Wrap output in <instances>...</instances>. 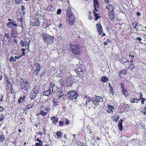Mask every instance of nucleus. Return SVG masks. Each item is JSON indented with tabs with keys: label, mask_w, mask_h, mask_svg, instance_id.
Listing matches in <instances>:
<instances>
[{
	"label": "nucleus",
	"mask_w": 146,
	"mask_h": 146,
	"mask_svg": "<svg viewBox=\"0 0 146 146\" xmlns=\"http://www.w3.org/2000/svg\"><path fill=\"white\" fill-rule=\"evenodd\" d=\"M105 1L106 3H110V0H105Z\"/></svg>",
	"instance_id": "603ef678"
},
{
	"label": "nucleus",
	"mask_w": 146,
	"mask_h": 146,
	"mask_svg": "<svg viewBox=\"0 0 146 146\" xmlns=\"http://www.w3.org/2000/svg\"><path fill=\"white\" fill-rule=\"evenodd\" d=\"M26 96L25 94L23 95L22 96L21 95L19 99H18V103L19 104L23 102H25L26 100Z\"/></svg>",
	"instance_id": "9d476101"
},
{
	"label": "nucleus",
	"mask_w": 146,
	"mask_h": 146,
	"mask_svg": "<svg viewBox=\"0 0 146 146\" xmlns=\"http://www.w3.org/2000/svg\"><path fill=\"white\" fill-rule=\"evenodd\" d=\"M33 104L31 103L27 104L24 110V112L26 114L27 113V110L30 108H32L33 107Z\"/></svg>",
	"instance_id": "f8f14e48"
},
{
	"label": "nucleus",
	"mask_w": 146,
	"mask_h": 146,
	"mask_svg": "<svg viewBox=\"0 0 146 146\" xmlns=\"http://www.w3.org/2000/svg\"><path fill=\"white\" fill-rule=\"evenodd\" d=\"M31 24L32 26L38 27L39 26L40 23L38 21H37V22H31Z\"/></svg>",
	"instance_id": "6ab92c4d"
},
{
	"label": "nucleus",
	"mask_w": 146,
	"mask_h": 146,
	"mask_svg": "<svg viewBox=\"0 0 146 146\" xmlns=\"http://www.w3.org/2000/svg\"><path fill=\"white\" fill-rule=\"evenodd\" d=\"M55 86V84L53 82H51L50 83V88L49 89H50L51 90H52V88L53 89V87Z\"/></svg>",
	"instance_id": "72a5a7b5"
},
{
	"label": "nucleus",
	"mask_w": 146,
	"mask_h": 146,
	"mask_svg": "<svg viewBox=\"0 0 146 146\" xmlns=\"http://www.w3.org/2000/svg\"><path fill=\"white\" fill-rule=\"evenodd\" d=\"M135 102L137 103L138 101L139 100H138L137 99L135 98Z\"/></svg>",
	"instance_id": "69168bd1"
},
{
	"label": "nucleus",
	"mask_w": 146,
	"mask_h": 146,
	"mask_svg": "<svg viewBox=\"0 0 146 146\" xmlns=\"http://www.w3.org/2000/svg\"><path fill=\"white\" fill-rule=\"evenodd\" d=\"M12 22H8L7 24V25L8 27H9L10 28H11L12 27Z\"/></svg>",
	"instance_id": "4c0bfd02"
},
{
	"label": "nucleus",
	"mask_w": 146,
	"mask_h": 146,
	"mask_svg": "<svg viewBox=\"0 0 146 146\" xmlns=\"http://www.w3.org/2000/svg\"><path fill=\"white\" fill-rule=\"evenodd\" d=\"M68 95L69 96V98L72 100L76 99L78 96L77 93L74 91L68 92Z\"/></svg>",
	"instance_id": "0eeeda50"
},
{
	"label": "nucleus",
	"mask_w": 146,
	"mask_h": 146,
	"mask_svg": "<svg viewBox=\"0 0 146 146\" xmlns=\"http://www.w3.org/2000/svg\"><path fill=\"white\" fill-rule=\"evenodd\" d=\"M24 42L26 46V48H27V50H29V46L30 43V39L28 38H25L24 39Z\"/></svg>",
	"instance_id": "1a4fd4ad"
},
{
	"label": "nucleus",
	"mask_w": 146,
	"mask_h": 146,
	"mask_svg": "<svg viewBox=\"0 0 146 146\" xmlns=\"http://www.w3.org/2000/svg\"><path fill=\"white\" fill-rule=\"evenodd\" d=\"M108 80V78L106 76L102 77L101 78V81L103 82H106Z\"/></svg>",
	"instance_id": "aec40b11"
},
{
	"label": "nucleus",
	"mask_w": 146,
	"mask_h": 146,
	"mask_svg": "<svg viewBox=\"0 0 146 146\" xmlns=\"http://www.w3.org/2000/svg\"><path fill=\"white\" fill-rule=\"evenodd\" d=\"M140 98L138 100H141V99H143V95H142V93H140Z\"/></svg>",
	"instance_id": "49530a36"
},
{
	"label": "nucleus",
	"mask_w": 146,
	"mask_h": 146,
	"mask_svg": "<svg viewBox=\"0 0 146 146\" xmlns=\"http://www.w3.org/2000/svg\"><path fill=\"white\" fill-rule=\"evenodd\" d=\"M58 94H59L60 95H62V94H64L63 93V92L62 90H59V91H58Z\"/></svg>",
	"instance_id": "c03bdc74"
},
{
	"label": "nucleus",
	"mask_w": 146,
	"mask_h": 146,
	"mask_svg": "<svg viewBox=\"0 0 146 146\" xmlns=\"http://www.w3.org/2000/svg\"><path fill=\"white\" fill-rule=\"evenodd\" d=\"M76 72H77V74H78V72L79 73L80 72H81L82 73L84 72V70H83L81 68H79L76 70Z\"/></svg>",
	"instance_id": "b1692460"
},
{
	"label": "nucleus",
	"mask_w": 146,
	"mask_h": 146,
	"mask_svg": "<svg viewBox=\"0 0 146 146\" xmlns=\"http://www.w3.org/2000/svg\"><path fill=\"white\" fill-rule=\"evenodd\" d=\"M134 67V65L133 64H131L129 67V68L131 69L132 70L133 69Z\"/></svg>",
	"instance_id": "ea45409f"
},
{
	"label": "nucleus",
	"mask_w": 146,
	"mask_h": 146,
	"mask_svg": "<svg viewBox=\"0 0 146 146\" xmlns=\"http://www.w3.org/2000/svg\"><path fill=\"white\" fill-rule=\"evenodd\" d=\"M21 87V88L25 90L29 89L30 87V85L27 80H22L20 82Z\"/></svg>",
	"instance_id": "20e7f679"
},
{
	"label": "nucleus",
	"mask_w": 146,
	"mask_h": 146,
	"mask_svg": "<svg viewBox=\"0 0 146 146\" xmlns=\"http://www.w3.org/2000/svg\"><path fill=\"white\" fill-rule=\"evenodd\" d=\"M56 135L58 138H59L61 137V132L60 131H57L56 132Z\"/></svg>",
	"instance_id": "7c9ffc66"
},
{
	"label": "nucleus",
	"mask_w": 146,
	"mask_h": 146,
	"mask_svg": "<svg viewBox=\"0 0 146 146\" xmlns=\"http://www.w3.org/2000/svg\"><path fill=\"white\" fill-rule=\"evenodd\" d=\"M109 17H110V19L111 20H113L115 18V16L114 14L113 11L111 12H109Z\"/></svg>",
	"instance_id": "4468645a"
},
{
	"label": "nucleus",
	"mask_w": 146,
	"mask_h": 146,
	"mask_svg": "<svg viewBox=\"0 0 146 146\" xmlns=\"http://www.w3.org/2000/svg\"><path fill=\"white\" fill-rule=\"evenodd\" d=\"M5 136L3 135H0V142H2L5 140Z\"/></svg>",
	"instance_id": "bb28decb"
},
{
	"label": "nucleus",
	"mask_w": 146,
	"mask_h": 146,
	"mask_svg": "<svg viewBox=\"0 0 146 146\" xmlns=\"http://www.w3.org/2000/svg\"><path fill=\"white\" fill-rule=\"evenodd\" d=\"M108 108L109 110L112 113L113 111V110L114 109V107L113 106H111V105H108Z\"/></svg>",
	"instance_id": "5701e85b"
},
{
	"label": "nucleus",
	"mask_w": 146,
	"mask_h": 146,
	"mask_svg": "<svg viewBox=\"0 0 146 146\" xmlns=\"http://www.w3.org/2000/svg\"><path fill=\"white\" fill-rule=\"evenodd\" d=\"M88 18L89 20H91L92 19V16L91 15H89L88 17Z\"/></svg>",
	"instance_id": "6e6d98bb"
},
{
	"label": "nucleus",
	"mask_w": 146,
	"mask_h": 146,
	"mask_svg": "<svg viewBox=\"0 0 146 146\" xmlns=\"http://www.w3.org/2000/svg\"><path fill=\"white\" fill-rule=\"evenodd\" d=\"M94 6L95 10L96 11H97V10L96 9V8H98L99 7V3L97 0H94Z\"/></svg>",
	"instance_id": "2eb2a0df"
},
{
	"label": "nucleus",
	"mask_w": 146,
	"mask_h": 146,
	"mask_svg": "<svg viewBox=\"0 0 146 146\" xmlns=\"http://www.w3.org/2000/svg\"><path fill=\"white\" fill-rule=\"evenodd\" d=\"M123 94L125 96L127 97L128 95V93L127 90H122Z\"/></svg>",
	"instance_id": "a878e982"
},
{
	"label": "nucleus",
	"mask_w": 146,
	"mask_h": 146,
	"mask_svg": "<svg viewBox=\"0 0 146 146\" xmlns=\"http://www.w3.org/2000/svg\"><path fill=\"white\" fill-rule=\"evenodd\" d=\"M142 100L141 101V103L142 104H144V102L145 101V100L144 99V98H143V99H141Z\"/></svg>",
	"instance_id": "bf43d9fd"
},
{
	"label": "nucleus",
	"mask_w": 146,
	"mask_h": 146,
	"mask_svg": "<svg viewBox=\"0 0 146 146\" xmlns=\"http://www.w3.org/2000/svg\"><path fill=\"white\" fill-rule=\"evenodd\" d=\"M12 25L14 27L17 26V25L16 23V22L15 21H14L13 22H12Z\"/></svg>",
	"instance_id": "de8ad7c7"
},
{
	"label": "nucleus",
	"mask_w": 146,
	"mask_h": 146,
	"mask_svg": "<svg viewBox=\"0 0 146 146\" xmlns=\"http://www.w3.org/2000/svg\"><path fill=\"white\" fill-rule=\"evenodd\" d=\"M22 2V0H15V2L17 4H21Z\"/></svg>",
	"instance_id": "f704fd0d"
},
{
	"label": "nucleus",
	"mask_w": 146,
	"mask_h": 146,
	"mask_svg": "<svg viewBox=\"0 0 146 146\" xmlns=\"http://www.w3.org/2000/svg\"><path fill=\"white\" fill-rule=\"evenodd\" d=\"M70 47L71 51L75 55L79 54L80 49L78 44L71 45Z\"/></svg>",
	"instance_id": "39448f33"
},
{
	"label": "nucleus",
	"mask_w": 146,
	"mask_h": 146,
	"mask_svg": "<svg viewBox=\"0 0 146 146\" xmlns=\"http://www.w3.org/2000/svg\"><path fill=\"white\" fill-rule=\"evenodd\" d=\"M135 23H134L132 25V27H133V28H134L136 29L137 30H138V29L137 27L139 26H141V25L140 24H139V23H136V24L135 25H134Z\"/></svg>",
	"instance_id": "4be33fe9"
},
{
	"label": "nucleus",
	"mask_w": 146,
	"mask_h": 146,
	"mask_svg": "<svg viewBox=\"0 0 146 146\" xmlns=\"http://www.w3.org/2000/svg\"><path fill=\"white\" fill-rule=\"evenodd\" d=\"M123 120L121 119L118 122V127H119V130L122 131L123 129V127L122 126Z\"/></svg>",
	"instance_id": "dca6fc26"
},
{
	"label": "nucleus",
	"mask_w": 146,
	"mask_h": 146,
	"mask_svg": "<svg viewBox=\"0 0 146 146\" xmlns=\"http://www.w3.org/2000/svg\"><path fill=\"white\" fill-rule=\"evenodd\" d=\"M40 114H41L43 116H46L47 114V112H45L42 110L40 111Z\"/></svg>",
	"instance_id": "cd10ccee"
},
{
	"label": "nucleus",
	"mask_w": 146,
	"mask_h": 146,
	"mask_svg": "<svg viewBox=\"0 0 146 146\" xmlns=\"http://www.w3.org/2000/svg\"><path fill=\"white\" fill-rule=\"evenodd\" d=\"M35 66L36 69L34 70V74L37 76L40 70V68L41 67L40 66V65L38 63H36L35 65Z\"/></svg>",
	"instance_id": "6e6552de"
},
{
	"label": "nucleus",
	"mask_w": 146,
	"mask_h": 146,
	"mask_svg": "<svg viewBox=\"0 0 146 146\" xmlns=\"http://www.w3.org/2000/svg\"><path fill=\"white\" fill-rule=\"evenodd\" d=\"M119 73L120 74H124L125 75H126L127 72L125 70H123L122 71L119 72Z\"/></svg>",
	"instance_id": "c9c22d12"
},
{
	"label": "nucleus",
	"mask_w": 146,
	"mask_h": 146,
	"mask_svg": "<svg viewBox=\"0 0 146 146\" xmlns=\"http://www.w3.org/2000/svg\"><path fill=\"white\" fill-rule=\"evenodd\" d=\"M36 146H42V143H36L35 144Z\"/></svg>",
	"instance_id": "79ce46f5"
},
{
	"label": "nucleus",
	"mask_w": 146,
	"mask_h": 146,
	"mask_svg": "<svg viewBox=\"0 0 146 146\" xmlns=\"http://www.w3.org/2000/svg\"><path fill=\"white\" fill-rule=\"evenodd\" d=\"M59 126H62L64 124V122L63 121H60L59 122Z\"/></svg>",
	"instance_id": "a18cd8bd"
},
{
	"label": "nucleus",
	"mask_w": 146,
	"mask_h": 146,
	"mask_svg": "<svg viewBox=\"0 0 146 146\" xmlns=\"http://www.w3.org/2000/svg\"><path fill=\"white\" fill-rule=\"evenodd\" d=\"M62 24H60L59 25H58V27L59 28H60L62 26Z\"/></svg>",
	"instance_id": "e2e57ef3"
},
{
	"label": "nucleus",
	"mask_w": 146,
	"mask_h": 146,
	"mask_svg": "<svg viewBox=\"0 0 146 146\" xmlns=\"http://www.w3.org/2000/svg\"><path fill=\"white\" fill-rule=\"evenodd\" d=\"M5 36L8 38H10V35L9 34H5Z\"/></svg>",
	"instance_id": "8fccbe9b"
},
{
	"label": "nucleus",
	"mask_w": 146,
	"mask_h": 146,
	"mask_svg": "<svg viewBox=\"0 0 146 146\" xmlns=\"http://www.w3.org/2000/svg\"><path fill=\"white\" fill-rule=\"evenodd\" d=\"M42 39L44 42L47 44L52 43L53 41L54 37L46 33H44L42 35Z\"/></svg>",
	"instance_id": "f257e3e1"
},
{
	"label": "nucleus",
	"mask_w": 146,
	"mask_h": 146,
	"mask_svg": "<svg viewBox=\"0 0 146 146\" xmlns=\"http://www.w3.org/2000/svg\"><path fill=\"white\" fill-rule=\"evenodd\" d=\"M9 61L11 62H12V61L16 62L17 61V59H16L15 57L11 56L9 59Z\"/></svg>",
	"instance_id": "c85d7f7f"
},
{
	"label": "nucleus",
	"mask_w": 146,
	"mask_h": 146,
	"mask_svg": "<svg viewBox=\"0 0 146 146\" xmlns=\"http://www.w3.org/2000/svg\"><path fill=\"white\" fill-rule=\"evenodd\" d=\"M3 108L2 107H1V106H0V112H2L3 111Z\"/></svg>",
	"instance_id": "052dcab7"
},
{
	"label": "nucleus",
	"mask_w": 146,
	"mask_h": 146,
	"mask_svg": "<svg viewBox=\"0 0 146 146\" xmlns=\"http://www.w3.org/2000/svg\"><path fill=\"white\" fill-rule=\"evenodd\" d=\"M144 110L145 111H144L143 113L144 115H146V107H145L144 108Z\"/></svg>",
	"instance_id": "3c124183"
},
{
	"label": "nucleus",
	"mask_w": 146,
	"mask_h": 146,
	"mask_svg": "<svg viewBox=\"0 0 146 146\" xmlns=\"http://www.w3.org/2000/svg\"><path fill=\"white\" fill-rule=\"evenodd\" d=\"M92 102L95 105H98L99 103L103 101L102 98L101 96H96L92 98Z\"/></svg>",
	"instance_id": "423d86ee"
},
{
	"label": "nucleus",
	"mask_w": 146,
	"mask_h": 146,
	"mask_svg": "<svg viewBox=\"0 0 146 146\" xmlns=\"http://www.w3.org/2000/svg\"><path fill=\"white\" fill-rule=\"evenodd\" d=\"M136 40H138L139 41H140L141 40V38L140 37H138L137 38H136Z\"/></svg>",
	"instance_id": "5fc2aeb1"
},
{
	"label": "nucleus",
	"mask_w": 146,
	"mask_h": 146,
	"mask_svg": "<svg viewBox=\"0 0 146 146\" xmlns=\"http://www.w3.org/2000/svg\"><path fill=\"white\" fill-rule=\"evenodd\" d=\"M78 145V146H86L85 144L82 142H80Z\"/></svg>",
	"instance_id": "a19ab883"
},
{
	"label": "nucleus",
	"mask_w": 146,
	"mask_h": 146,
	"mask_svg": "<svg viewBox=\"0 0 146 146\" xmlns=\"http://www.w3.org/2000/svg\"><path fill=\"white\" fill-rule=\"evenodd\" d=\"M58 103L59 101H56V102H54L53 103V105L54 106H56L58 105Z\"/></svg>",
	"instance_id": "58836bf2"
},
{
	"label": "nucleus",
	"mask_w": 146,
	"mask_h": 146,
	"mask_svg": "<svg viewBox=\"0 0 146 146\" xmlns=\"http://www.w3.org/2000/svg\"><path fill=\"white\" fill-rule=\"evenodd\" d=\"M39 87L37 86H35L33 88L30 94V98L31 100L34 99L37 95L38 93Z\"/></svg>",
	"instance_id": "7ed1b4c3"
},
{
	"label": "nucleus",
	"mask_w": 146,
	"mask_h": 146,
	"mask_svg": "<svg viewBox=\"0 0 146 146\" xmlns=\"http://www.w3.org/2000/svg\"><path fill=\"white\" fill-rule=\"evenodd\" d=\"M66 18L68 20L70 25H72L75 20V18L70 9H68L66 11Z\"/></svg>",
	"instance_id": "f03ea898"
},
{
	"label": "nucleus",
	"mask_w": 146,
	"mask_h": 146,
	"mask_svg": "<svg viewBox=\"0 0 146 146\" xmlns=\"http://www.w3.org/2000/svg\"><path fill=\"white\" fill-rule=\"evenodd\" d=\"M14 33V31L13 30H12L11 32V38H12L14 36L13 35V33Z\"/></svg>",
	"instance_id": "37998d69"
},
{
	"label": "nucleus",
	"mask_w": 146,
	"mask_h": 146,
	"mask_svg": "<svg viewBox=\"0 0 146 146\" xmlns=\"http://www.w3.org/2000/svg\"><path fill=\"white\" fill-rule=\"evenodd\" d=\"M94 12V16L95 17V21L97 20L99 18V15L97 13H96L94 10H93Z\"/></svg>",
	"instance_id": "412c9836"
},
{
	"label": "nucleus",
	"mask_w": 146,
	"mask_h": 146,
	"mask_svg": "<svg viewBox=\"0 0 146 146\" xmlns=\"http://www.w3.org/2000/svg\"><path fill=\"white\" fill-rule=\"evenodd\" d=\"M51 120L52 121L53 123L55 124L58 121V118L57 117H56L54 116H53L52 119Z\"/></svg>",
	"instance_id": "a211bd4d"
},
{
	"label": "nucleus",
	"mask_w": 146,
	"mask_h": 146,
	"mask_svg": "<svg viewBox=\"0 0 146 146\" xmlns=\"http://www.w3.org/2000/svg\"><path fill=\"white\" fill-rule=\"evenodd\" d=\"M113 6L111 5L108 4L106 7V8L109 11V12L113 11Z\"/></svg>",
	"instance_id": "f3484780"
},
{
	"label": "nucleus",
	"mask_w": 146,
	"mask_h": 146,
	"mask_svg": "<svg viewBox=\"0 0 146 146\" xmlns=\"http://www.w3.org/2000/svg\"><path fill=\"white\" fill-rule=\"evenodd\" d=\"M84 97L86 98H87V100H86V102L85 103L86 105H87L88 104V102H90L92 99L91 98L89 97H87L86 96H84Z\"/></svg>",
	"instance_id": "393cba45"
},
{
	"label": "nucleus",
	"mask_w": 146,
	"mask_h": 146,
	"mask_svg": "<svg viewBox=\"0 0 146 146\" xmlns=\"http://www.w3.org/2000/svg\"><path fill=\"white\" fill-rule=\"evenodd\" d=\"M20 44L21 46L22 47H24L25 46V44L24 41H23V40H21L20 41Z\"/></svg>",
	"instance_id": "2f4dec72"
},
{
	"label": "nucleus",
	"mask_w": 146,
	"mask_h": 146,
	"mask_svg": "<svg viewBox=\"0 0 146 146\" xmlns=\"http://www.w3.org/2000/svg\"><path fill=\"white\" fill-rule=\"evenodd\" d=\"M7 85L8 87L10 89H11V87H12L11 84H7Z\"/></svg>",
	"instance_id": "864d4df0"
},
{
	"label": "nucleus",
	"mask_w": 146,
	"mask_h": 146,
	"mask_svg": "<svg viewBox=\"0 0 146 146\" xmlns=\"http://www.w3.org/2000/svg\"><path fill=\"white\" fill-rule=\"evenodd\" d=\"M7 84H11V82L9 79L7 80Z\"/></svg>",
	"instance_id": "680f3d73"
},
{
	"label": "nucleus",
	"mask_w": 146,
	"mask_h": 146,
	"mask_svg": "<svg viewBox=\"0 0 146 146\" xmlns=\"http://www.w3.org/2000/svg\"><path fill=\"white\" fill-rule=\"evenodd\" d=\"M135 98L134 99H131L130 101L132 103H134L135 102Z\"/></svg>",
	"instance_id": "4d7b16f0"
},
{
	"label": "nucleus",
	"mask_w": 146,
	"mask_h": 146,
	"mask_svg": "<svg viewBox=\"0 0 146 146\" xmlns=\"http://www.w3.org/2000/svg\"><path fill=\"white\" fill-rule=\"evenodd\" d=\"M5 118L4 115L3 114H1L0 116V121H3V119Z\"/></svg>",
	"instance_id": "e433bc0d"
},
{
	"label": "nucleus",
	"mask_w": 146,
	"mask_h": 146,
	"mask_svg": "<svg viewBox=\"0 0 146 146\" xmlns=\"http://www.w3.org/2000/svg\"><path fill=\"white\" fill-rule=\"evenodd\" d=\"M137 16H139L141 14L139 12H137Z\"/></svg>",
	"instance_id": "338daca9"
},
{
	"label": "nucleus",
	"mask_w": 146,
	"mask_h": 146,
	"mask_svg": "<svg viewBox=\"0 0 146 146\" xmlns=\"http://www.w3.org/2000/svg\"><path fill=\"white\" fill-rule=\"evenodd\" d=\"M96 27L97 28V30L99 34L101 35L102 33V27L101 25L99 23L96 24Z\"/></svg>",
	"instance_id": "9b49d317"
},
{
	"label": "nucleus",
	"mask_w": 146,
	"mask_h": 146,
	"mask_svg": "<svg viewBox=\"0 0 146 146\" xmlns=\"http://www.w3.org/2000/svg\"><path fill=\"white\" fill-rule=\"evenodd\" d=\"M61 12V9H58L57 10V14L58 15Z\"/></svg>",
	"instance_id": "09e8293b"
},
{
	"label": "nucleus",
	"mask_w": 146,
	"mask_h": 146,
	"mask_svg": "<svg viewBox=\"0 0 146 146\" xmlns=\"http://www.w3.org/2000/svg\"><path fill=\"white\" fill-rule=\"evenodd\" d=\"M21 9L24 11L25 9V8L23 6H22L21 7Z\"/></svg>",
	"instance_id": "13d9d810"
},
{
	"label": "nucleus",
	"mask_w": 146,
	"mask_h": 146,
	"mask_svg": "<svg viewBox=\"0 0 146 146\" xmlns=\"http://www.w3.org/2000/svg\"><path fill=\"white\" fill-rule=\"evenodd\" d=\"M121 88H122V90H125V87L123 86H121Z\"/></svg>",
	"instance_id": "774afa93"
},
{
	"label": "nucleus",
	"mask_w": 146,
	"mask_h": 146,
	"mask_svg": "<svg viewBox=\"0 0 146 146\" xmlns=\"http://www.w3.org/2000/svg\"><path fill=\"white\" fill-rule=\"evenodd\" d=\"M53 91V89L52 88V90L49 89L47 90L44 92L43 94L44 95L46 96H48L49 95H51Z\"/></svg>",
	"instance_id": "ddd939ff"
},
{
	"label": "nucleus",
	"mask_w": 146,
	"mask_h": 146,
	"mask_svg": "<svg viewBox=\"0 0 146 146\" xmlns=\"http://www.w3.org/2000/svg\"><path fill=\"white\" fill-rule=\"evenodd\" d=\"M103 44H104V45H107V44H108L107 42L106 41H105V42H104L103 43Z\"/></svg>",
	"instance_id": "0e129e2a"
},
{
	"label": "nucleus",
	"mask_w": 146,
	"mask_h": 146,
	"mask_svg": "<svg viewBox=\"0 0 146 146\" xmlns=\"http://www.w3.org/2000/svg\"><path fill=\"white\" fill-rule=\"evenodd\" d=\"M114 120L116 122L119 119V116L118 115H116L114 116Z\"/></svg>",
	"instance_id": "473e14b6"
},
{
	"label": "nucleus",
	"mask_w": 146,
	"mask_h": 146,
	"mask_svg": "<svg viewBox=\"0 0 146 146\" xmlns=\"http://www.w3.org/2000/svg\"><path fill=\"white\" fill-rule=\"evenodd\" d=\"M48 26V24L47 23H43L42 27L46 29Z\"/></svg>",
	"instance_id": "c756f323"
}]
</instances>
